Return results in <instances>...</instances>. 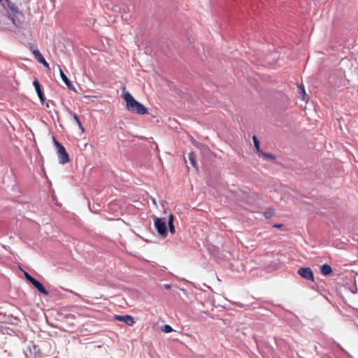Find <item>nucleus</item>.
Returning <instances> with one entry per match:
<instances>
[{
    "label": "nucleus",
    "instance_id": "f257e3e1",
    "mask_svg": "<svg viewBox=\"0 0 358 358\" xmlns=\"http://www.w3.org/2000/svg\"><path fill=\"white\" fill-rule=\"evenodd\" d=\"M123 98L129 111L138 115L148 113V109L142 103L137 101L129 92H125L123 94Z\"/></svg>",
    "mask_w": 358,
    "mask_h": 358
},
{
    "label": "nucleus",
    "instance_id": "f03ea898",
    "mask_svg": "<svg viewBox=\"0 0 358 358\" xmlns=\"http://www.w3.org/2000/svg\"><path fill=\"white\" fill-rule=\"evenodd\" d=\"M55 145L57 148V152L58 155V158L60 164H64L69 162V156L67 152L66 151L65 148L59 143L55 138H53Z\"/></svg>",
    "mask_w": 358,
    "mask_h": 358
},
{
    "label": "nucleus",
    "instance_id": "7ed1b4c3",
    "mask_svg": "<svg viewBox=\"0 0 358 358\" xmlns=\"http://www.w3.org/2000/svg\"><path fill=\"white\" fill-rule=\"evenodd\" d=\"M155 226L157 232L160 235H162L163 236H166L167 235L166 224L164 219L157 218L155 221Z\"/></svg>",
    "mask_w": 358,
    "mask_h": 358
},
{
    "label": "nucleus",
    "instance_id": "20e7f679",
    "mask_svg": "<svg viewBox=\"0 0 358 358\" xmlns=\"http://www.w3.org/2000/svg\"><path fill=\"white\" fill-rule=\"evenodd\" d=\"M298 273L303 278L314 281L313 272L309 267H301L298 270Z\"/></svg>",
    "mask_w": 358,
    "mask_h": 358
},
{
    "label": "nucleus",
    "instance_id": "39448f33",
    "mask_svg": "<svg viewBox=\"0 0 358 358\" xmlns=\"http://www.w3.org/2000/svg\"><path fill=\"white\" fill-rule=\"evenodd\" d=\"M114 319L115 320L124 322L126 324H127L129 326H132L135 323L134 317L129 315H114Z\"/></svg>",
    "mask_w": 358,
    "mask_h": 358
},
{
    "label": "nucleus",
    "instance_id": "423d86ee",
    "mask_svg": "<svg viewBox=\"0 0 358 358\" xmlns=\"http://www.w3.org/2000/svg\"><path fill=\"white\" fill-rule=\"evenodd\" d=\"M33 85L36 89V91L37 94L40 99V101H41L42 103H43L45 102V96L42 92L40 83L38 82V80L37 79H35L33 82Z\"/></svg>",
    "mask_w": 358,
    "mask_h": 358
},
{
    "label": "nucleus",
    "instance_id": "0eeeda50",
    "mask_svg": "<svg viewBox=\"0 0 358 358\" xmlns=\"http://www.w3.org/2000/svg\"><path fill=\"white\" fill-rule=\"evenodd\" d=\"M58 66V69H59V74H60V76L62 79V80L64 82V83L66 85V86L68 87V88L69 90H75V87L73 86V85L72 84V83L69 80V78H67V76L65 75V73L63 72L62 69H61V67L57 65Z\"/></svg>",
    "mask_w": 358,
    "mask_h": 358
},
{
    "label": "nucleus",
    "instance_id": "6e6552de",
    "mask_svg": "<svg viewBox=\"0 0 358 358\" xmlns=\"http://www.w3.org/2000/svg\"><path fill=\"white\" fill-rule=\"evenodd\" d=\"M32 285L40 292L41 293L43 294L44 295H48V290L44 287V286L37 280H34V281L32 282Z\"/></svg>",
    "mask_w": 358,
    "mask_h": 358
},
{
    "label": "nucleus",
    "instance_id": "1a4fd4ad",
    "mask_svg": "<svg viewBox=\"0 0 358 358\" xmlns=\"http://www.w3.org/2000/svg\"><path fill=\"white\" fill-rule=\"evenodd\" d=\"M321 273L324 275L331 274L332 273V268L331 266L327 264H323L321 266Z\"/></svg>",
    "mask_w": 358,
    "mask_h": 358
},
{
    "label": "nucleus",
    "instance_id": "9d476101",
    "mask_svg": "<svg viewBox=\"0 0 358 358\" xmlns=\"http://www.w3.org/2000/svg\"><path fill=\"white\" fill-rule=\"evenodd\" d=\"M173 221H174V215L173 214H170L169 215V231L171 234H174L176 231L175 227L173 225Z\"/></svg>",
    "mask_w": 358,
    "mask_h": 358
},
{
    "label": "nucleus",
    "instance_id": "9b49d317",
    "mask_svg": "<svg viewBox=\"0 0 358 358\" xmlns=\"http://www.w3.org/2000/svg\"><path fill=\"white\" fill-rule=\"evenodd\" d=\"M71 115L73 117V119L76 120V123L78 124L80 129L81 130L82 133L85 132V128L83 127L82 122H80L79 117L77 114L73 113H70Z\"/></svg>",
    "mask_w": 358,
    "mask_h": 358
},
{
    "label": "nucleus",
    "instance_id": "f8f14e48",
    "mask_svg": "<svg viewBox=\"0 0 358 358\" xmlns=\"http://www.w3.org/2000/svg\"><path fill=\"white\" fill-rule=\"evenodd\" d=\"M7 5L9 8V9L13 13H19V8L18 7L13 3H12L10 0L6 1Z\"/></svg>",
    "mask_w": 358,
    "mask_h": 358
},
{
    "label": "nucleus",
    "instance_id": "ddd939ff",
    "mask_svg": "<svg viewBox=\"0 0 358 358\" xmlns=\"http://www.w3.org/2000/svg\"><path fill=\"white\" fill-rule=\"evenodd\" d=\"M189 160L190 164L192 165V166H194V168H196L197 169L196 156L193 152H191L189 154Z\"/></svg>",
    "mask_w": 358,
    "mask_h": 358
},
{
    "label": "nucleus",
    "instance_id": "4468645a",
    "mask_svg": "<svg viewBox=\"0 0 358 358\" xmlns=\"http://www.w3.org/2000/svg\"><path fill=\"white\" fill-rule=\"evenodd\" d=\"M252 140H253V142H254L255 147L256 148V149L259 152H260V148H259L260 143H259V141L257 139V136H253Z\"/></svg>",
    "mask_w": 358,
    "mask_h": 358
},
{
    "label": "nucleus",
    "instance_id": "2eb2a0df",
    "mask_svg": "<svg viewBox=\"0 0 358 358\" xmlns=\"http://www.w3.org/2000/svg\"><path fill=\"white\" fill-rule=\"evenodd\" d=\"M162 330L165 333H170L173 331V329L170 325L166 324L162 327Z\"/></svg>",
    "mask_w": 358,
    "mask_h": 358
},
{
    "label": "nucleus",
    "instance_id": "dca6fc26",
    "mask_svg": "<svg viewBox=\"0 0 358 358\" xmlns=\"http://www.w3.org/2000/svg\"><path fill=\"white\" fill-rule=\"evenodd\" d=\"M32 52L37 60L43 57V55L41 54L38 50L34 49L33 50Z\"/></svg>",
    "mask_w": 358,
    "mask_h": 358
},
{
    "label": "nucleus",
    "instance_id": "f3484780",
    "mask_svg": "<svg viewBox=\"0 0 358 358\" xmlns=\"http://www.w3.org/2000/svg\"><path fill=\"white\" fill-rule=\"evenodd\" d=\"M24 275H25L26 279L32 284V282L34 281L35 278H33L32 276H31L27 272L24 273Z\"/></svg>",
    "mask_w": 358,
    "mask_h": 358
},
{
    "label": "nucleus",
    "instance_id": "a211bd4d",
    "mask_svg": "<svg viewBox=\"0 0 358 358\" xmlns=\"http://www.w3.org/2000/svg\"><path fill=\"white\" fill-rule=\"evenodd\" d=\"M8 18L11 20L13 23L16 26H17L18 24L20 23V22L17 21L14 16H8Z\"/></svg>",
    "mask_w": 358,
    "mask_h": 358
},
{
    "label": "nucleus",
    "instance_id": "6ab92c4d",
    "mask_svg": "<svg viewBox=\"0 0 358 358\" xmlns=\"http://www.w3.org/2000/svg\"><path fill=\"white\" fill-rule=\"evenodd\" d=\"M299 88H300V90H301L300 94L301 96V98L303 99H304V95L306 94L305 89H304V87L303 86L302 87H299Z\"/></svg>",
    "mask_w": 358,
    "mask_h": 358
},
{
    "label": "nucleus",
    "instance_id": "aec40b11",
    "mask_svg": "<svg viewBox=\"0 0 358 358\" xmlns=\"http://www.w3.org/2000/svg\"><path fill=\"white\" fill-rule=\"evenodd\" d=\"M262 154H263L265 157H268V158H269V159H275V157L273 155H271V154H270V153H262Z\"/></svg>",
    "mask_w": 358,
    "mask_h": 358
},
{
    "label": "nucleus",
    "instance_id": "412c9836",
    "mask_svg": "<svg viewBox=\"0 0 358 358\" xmlns=\"http://www.w3.org/2000/svg\"><path fill=\"white\" fill-rule=\"evenodd\" d=\"M37 61H38L39 63H41V64H43L45 62V59H44V57H43L40 58L39 59H38Z\"/></svg>",
    "mask_w": 358,
    "mask_h": 358
},
{
    "label": "nucleus",
    "instance_id": "4be33fe9",
    "mask_svg": "<svg viewBox=\"0 0 358 358\" xmlns=\"http://www.w3.org/2000/svg\"><path fill=\"white\" fill-rule=\"evenodd\" d=\"M43 65L47 69H50V66H49V64L45 61Z\"/></svg>",
    "mask_w": 358,
    "mask_h": 358
},
{
    "label": "nucleus",
    "instance_id": "5701e85b",
    "mask_svg": "<svg viewBox=\"0 0 358 358\" xmlns=\"http://www.w3.org/2000/svg\"><path fill=\"white\" fill-rule=\"evenodd\" d=\"M164 287L166 288V289H170L171 288V286L169 285H165Z\"/></svg>",
    "mask_w": 358,
    "mask_h": 358
},
{
    "label": "nucleus",
    "instance_id": "b1692460",
    "mask_svg": "<svg viewBox=\"0 0 358 358\" xmlns=\"http://www.w3.org/2000/svg\"><path fill=\"white\" fill-rule=\"evenodd\" d=\"M113 205H115V203L114 202H111V203H110L109 206L111 207Z\"/></svg>",
    "mask_w": 358,
    "mask_h": 358
},
{
    "label": "nucleus",
    "instance_id": "393cba45",
    "mask_svg": "<svg viewBox=\"0 0 358 358\" xmlns=\"http://www.w3.org/2000/svg\"><path fill=\"white\" fill-rule=\"evenodd\" d=\"M275 227L279 228V227H280V224H276V225H275Z\"/></svg>",
    "mask_w": 358,
    "mask_h": 358
},
{
    "label": "nucleus",
    "instance_id": "a878e982",
    "mask_svg": "<svg viewBox=\"0 0 358 358\" xmlns=\"http://www.w3.org/2000/svg\"><path fill=\"white\" fill-rule=\"evenodd\" d=\"M1 1V0H0V2Z\"/></svg>",
    "mask_w": 358,
    "mask_h": 358
}]
</instances>
